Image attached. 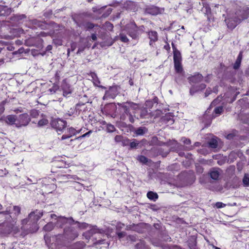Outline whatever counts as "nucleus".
<instances>
[{"instance_id": "nucleus-48", "label": "nucleus", "mask_w": 249, "mask_h": 249, "mask_svg": "<svg viewBox=\"0 0 249 249\" xmlns=\"http://www.w3.org/2000/svg\"><path fill=\"white\" fill-rule=\"evenodd\" d=\"M91 38L92 40L93 41L96 40L97 39V36H96V34H95V33L92 34L91 35Z\"/></svg>"}, {"instance_id": "nucleus-35", "label": "nucleus", "mask_w": 249, "mask_h": 249, "mask_svg": "<svg viewBox=\"0 0 249 249\" xmlns=\"http://www.w3.org/2000/svg\"><path fill=\"white\" fill-rule=\"evenodd\" d=\"M165 120H166L167 123H169V124H172L174 122L173 117H171L170 115H166L165 116Z\"/></svg>"}, {"instance_id": "nucleus-45", "label": "nucleus", "mask_w": 249, "mask_h": 249, "mask_svg": "<svg viewBox=\"0 0 249 249\" xmlns=\"http://www.w3.org/2000/svg\"><path fill=\"white\" fill-rule=\"evenodd\" d=\"M146 115H147V110L145 109L142 110L141 113V117L142 118H145V117H146Z\"/></svg>"}, {"instance_id": "nucleus-21", "label": "nucleus", "mask_w": 249, "mask_h": 249, "mask_svg": "<svg viewBox=\"0 0 249 249\" xmlns=\"http://www.w3.org/2000/svg\"><path fill=\"white\" fill-rule=\"evenodd\" d=\"M210 147L212 148H216L218 147V143L217 138H213L208 142Z\"/></svg>"}, {"instance_id": "nucleus-3", "label": "nucleus", "mask_w": 249, "mask_h": 249, "mask_svg": "<svg viewBox=\"0 0 249 249\" xmlns=\"http://www.w3.org/2000/svg\"><path fill=\"white\" fill-rule=\"evenodd\" d=\"M42 215V213L36 210L30 213L28 218L23 219L20 227L22 234L26 235L29 233L36 232L38 229L37 222Z\"/></svg>"}, {"instance_id": "nucleus-14", "label": "nucleus", "mask_w": 249, "mask_h": 249, "mask_svg": "<svg viewBox=\"0 0 249 249\" xmlns=\"http://www.w3.org/2000/svg\"><path fill=\"white\" fill-rule=\"evenodd\" d=\"M5 121L8 124H15L16 126V124H18V117L15 115H8L6 117Z\"/></svg>"}, {"instance_id": "nucleus-11", "label": "nucleus", "mask_w": 249, "mask_h": 249, "mask_svg": "<svg viewBox=\"0 0 249 249\" xmlns=\"http://www.w3.org/2000/svg\"><path fill=\"white\" fill-rule=\"evenodd\" d=\"M144 12L153 16L157 15L161 13L160 8L154 5L147 6L144 9Z\"/></svg>"}, {"instance_id": "nucleus-34", "label": "nucleus", "mask_w": 249, "mask_h": 249, "mask_svg": "<svg viewBox=\"0 0 249 249\" xmlns=\"http://www.w3.org/2000/svg\"><path fill=\"white\" fill-rule=\"evenodd\" d=\"M107 130L108 132H113L115 130L114 126L111 124H107Z\"/></svg>"}, {"instance_id": "nucleus-57", "label": "nucleus", "mask_w": 249, "mask_h": 249, "mask_svg": "<svg viewBox=\"0 0 249 249\" xmlns=\"http://www.w3.org/2000/svg\"><path fill=\"white\" fill-rule=\"evenodd\" d=\"M63 177H64V178H68V179L72 178V176L70 175H64V176H63Z\"/></svg>"}, {"instance_id": "nucleus-62", "label": "nucleus", "mask_w": 249, "mask_h": 249, "mask_svg": "<svg viewBox=\"0 0 249 249\" xmlns=\"http://www.w3.org/2000/svg\"><path fill=\"white\" fill-rule=\"evenodd\" d=\"M4 62V60L2 58H0V65Z\"/></svg>"}, {"instance_id": "nucleus-60", "label": "nucleus", "mask_w": 249, "mask_h": 249, "mask_svg": "<svg viewBox=\"0 0 249 249\" xmlns=\"http://www.w3.org/2000/svg\"><path fill=\"white\" fill-rule=\"evenodd\" d=\"M112 88H110V89L106 92V95H108L109 92L112 90Z\"/></svg>"}, {"instance_id": "nucleus-37", "label": "nucleus", "mask_w": 249, "mask_h": 249, "mask_svg": "<svg viewBox=\"0 0 249 249\" xmlns=\"http://www.w3.org/2000/svg\"><path fill=\"white\" fill-rule=\"evenodd\" d=\"M138 160L142 163H146L148 161V159L144 156H140L138 157Z\"/></svg>"}, {"instance_id": "nucleus-33", "label": "nucleus", "mask_w": 249, "mask_h": 249, "mask_svg": "<svg viewBox=\"0 0 249 249\" xmlns=\"http://www.w3.org/2000/svg\"><path fill=\"white\" fill-rule=\"evenodd\" d=\"M48 121L47 119H42L38 121V125L39 126H41L46 125L48 124Z\"/></svg>"}, {"instance_id": "nucleus-25", "label": "nucleus", "mask_w": 249, "mask_h": 249, "mask_svg": "<svg viewBox=\"0 0 249 249\" xmlns=\"http://www.w3.org/2000/svg\"><path fill=\"white\" fill-rule=\"evenodd\" d=\"M147 131V129L145 127H140L135 130L137 135H142Z\"/></svg>"}, {"instance_id": "nucleus-42", "label": "nucleus", "mask_w": 249, "mask_h": 249, "mask_svg": "<svg viewBox=\"0 0 249 249\" xmlns=\"http://www.w3.org/2000/svg\"><path fill=\"white\" fill-rule=\"evenodd\" d=\"M123 137L121 135H116L115 137L114 140L116 142H121L122 141Z\"/></svg>"}, {"instance_id": "nucleus-9", "label": "nucleus", "mask_w": 249, "mask_h": 249, "mask_svg": "<svg viewBox=\"0 0 249 249\" xmlns=\"http://www.w3.org/2000/svg\"><path fill=\"white\" fill-rule=\"evenodd\" d=\"M67 123L60 119H54L51 122L52 126L54 128L57 132H61L66 126Z\"/></svg>"}, {"instance_id": "nucleus-28", "label": "nucleus", "mask_w": 249, "mask_h": 249, "mask_svg": "<svg viewBox=\"0 0 249 249\" xmlns=\"http://www.w3.org/2000/svg\"><path fill=\"white\" fill-rule=\"evenodd\" d=\"M6 103V100H3L0 97V115H1L4 111V105Z\"/></svg>"}, {"instance_id": "nucleus-16", "label": "nucleus", "mask_w": 249, "mask_h": 249, "mask_svg": "<svg viewBox=\"0 0 249 249\" xmlns=\"http://www.w3.org/2000/svg\"><path fill=\"white\" fill-rule=\"evenodd\" d=\"M203 7L202 8V11L207 16V18L210 20V16L211 14V9L209 4L203 2Z\"/></svg>"}, {"instance_id": "nucleus-55", "label": "nucleus", "mask_w": 249, "mask_h": 249, "mask_svg": "<svg viewBox=\"0 0 249 249\" xmlns=\"http://www.w3.org/2000/svg\"><path fill=\"white\" fill-rule=\"evenodd\" d=\"M128 238H129V239L130 240H131V241H136V240H135V239H136L135 237V236H133V235H130V236H128Z\"/></svg>"}, {"instance_id": "nucleus-2", "label": "nucleus", "mask_w": 249, "mask_h": 249, "mask_svg": "<svg viewBox=\"0 0 249 249\" xmlns=\"http://www.w3.org/2000/svg\"><path fill=\"white\" fill-rule=\"evenodd\" d=\"M20 213V208L18 206H9L5 211L0 212V225L3 224L7 227L6 233L14 232V233L20 231V228L16 225V217Z\"/></svg>"}, {"instance_id": "nucleus-54", "label": "nucleus", "mask_w": 249, "mask_h": 249, "mask_svg": "<svg viewBox=\"0 0 249 249\" xmlns=\"http://www.w3.org/2000/svg\"><path fill=\"white\" fill-rule=\"evenodd\" d=\"M118 235L119 238H121L124 236V233L123 232H119L118 233Z\"/></svg>"}, {"instance_id": "nucleus-38", "label": "nucleus", "mask_w": 249, "mask_h": 249, "mask_svg": "<svg viewBox=\"0 0 249 249\" xmlns=\"http://www.w3.org/2000/svg\"><path fill=\"white\" fill-rule=\"evenodd\" d=\"M91 14L90 13H83L81 15H80L78 19H80L81 20H84L83 19V17H86L89 18V17H91Z\"/></svg>"}, {"instance_id": "nucleus-8", "label": "nucleus", "mask_w": 249, "mask_h": 249, "mask_svg": "<svg viewBox=\"0 0 249 249\" xmlns=\"http://www.w3.org/2000/svg\"><path fill=\"white\" fill-rule=\"evenodd\" d=\"M75 22L78 27L87 31H89L95 27H99L97 24H94L91 22L80 19L75 20Z\"/></svg>"}, {"instance_id": "nucleus-52", "label": "nucleus", "mask_w": 249, "mask_h": 249, "mask_svg": "<svg viewBox=\"0 0 249 249\" xmlns=\"http://www.w3.org/2000/svg\"><path fill=\"white\" fill-rule=\"evenodd\" d=\"M106 26L108 28H110V29H112L113 28V25L111 23L109 22H106Z\"/></svg>"}, {"instance_id": "nucleus-15", "label": "nucleus", "mask_w": 249, "mask_h": 249, "mask_svg": "<svg viewBox=\"0 0 249 249\" xmlns=\"http://www.w3.org/2000/svg\"><path fill=\"white\" fill-rule=\"evenodd\" d=\"M174 67L176 72L179 75V77H180V78H182L183 76V70L181 62L174 63Z\"/></svg>"}, {"instance_id": "nucleus-10", "label": "nucleus", "mask_w": 249, "mask_h": 249, "mask_svg": "<svg viewBox=\"0 0 249 249\" xmlns=\"http://www.w3.org/2000/svg\"><path fill=\"white\" fill-rule=\"evenodd\" d=\"M30 121V118L28 114H21L18 117V124H16V127H20L26 126Z\"/></svg>"}, {"instance_id": "nucleus-19", "label": "nucleus", "mask_w": 249, "mask_h": 249, "mask_svg": "<svg viewBox=\"0 0 249 249\" xmlns=\"http://www.w3.org/2000/svg\"><path fill=\"white\" fill-rule=\"evenodd\" d=\"M149 37L150 39V45H152V42H155L158 39V34L156 31H151L148 33Z\"/></svg>"}, {"instance_id": "nucleus-24", "label": "nucleus", "mask_w": 249, "mask_h": 249, "mask_svg": "<svg viewBox=\"0 0 249 249\" xmlns=\"http://www.w3.org/2000/svg\"><path fill=\"white\" fill-rule=\"evenodd\" d=\"M147 196L149 199L153 201H156L158 198L157 194L152 191H149L147 193Z\"/></svg>"}, {"instance_id": "nucleus-63", "label": "nucleus", "mask_w": 249, "mask_h": 249, "mask_svg": "<svg viewBox=\"0 0 249 249\" xmlns=\"http://www.w3.org/2000/svg\"><path fill=\"white\" fill-rule=\"evenodd\" d=\"M176 81L177 83H179L180 82V79H179V77L178 78H176Z\"/></svg>"}, {"instance_id": "nucleus-12", "label": "nucleus", "mask_w": 249, "mask_h": 249, "mask_svg": "<svg viewBox=\"0 0 249 249\" xmlns=\"http://www.w3.org/2000/svg\"><path fill=\"white\" fill-rule=\"evenodd\" d=\"M89 76L91 77V80L92 81L93 85L95 86L104 89H106L105 87L101 86L100 85V81L99 78H98L97 74L95 72H90Z\"/></svg>"}, {"instance_id": "nucleus-4", "label": "nucleus", "mask_w": 249, "mask_h": 249, "mask_svg": "<svg viewBox=\"0 0 249 249\" xmlns=\"http://www.w3.org/2000/svg\"><path fill=\"white\" fill-rule=\"evenodd\" d=\"M118 105L121 107V110L128 116L130 122L133 123L136 117V112L139 109L138 106L132 102L120 103Z\"/></svg>"}, {"instance_id": "nucleus-53", "label": "nucleus", "mask_w": 249, "mask_h": 249, "mask_svg": "<svg viewBox=\"0 0 249 249\" xmlns=\"http://www.w3.org/2000/svg\"><path fill=\"white\" fill-rule=\"evenodd\" d=\"M26 18V16L24 14H22L18 16V19H22L23 18Z\"/></svg>"}, {"instance_id": "nucleus-29", "label": "nucleus", "mask_w": 249, "mask_h": 249, "mask_svg": "<svg viewBox=\"0 0 249 249\" xmlns=\"http://www.w3.org/2000/svg\"><path fill=\"white\" fill-rule=\"evenodd\" d=\"M243 183L245 187L249 186V174H245L243 178Z\"/></svg>"}, {"instance_id": "nucleus-46", "label": "nucleus", "mask_w": 249, "mask_h": 249, "mask_svg": "<svg viewBox=\"0 0 249 249\" xmlns=\"http://www.w3.org/2000/svg\"><path fill=\"white\" fill-rule=\"evenodd\" d=\"M75 245L79 246V248L75 249H82L84 248L85 244L83 243V242H79V243H76V244Z\"/></svg>"}, {"instance_id": "nucleus-56", "label": "nucleus", "mask_w": 249, "mask_h": 249, "mask_svg": "<svg viewBox=\"0 0 249 249\" xmlns=\"http://www.w3.org/2000/svg\"><path fill=\"white\" fill-rule=\"evenodd\" d=\"M211 90L210 89H207L205 94V97H207L208 96L210 93H211Z\"/></svg>"}, {"instance_id": "nucleus-32", "label": "nucleus", "mask_w": 249, "mask_h": 249, "mask_svg": "<svg viewBox=\"0 0 249 249\" xmlns=\"http://www.w3.org/2000/svg\"><path fill=\"white\" fill-rule=\"evenodd\" d=\"M223 110L222 107H216L214 110V112L217 115H220Z\"/></svg>"}, {"instance_id": "nucleus-49", "label": "nucleus", "mask_w": 249, "mask_h": 249, "mask_svg": "<svg viewBox=\"0 0 249 249\" xmlns=\"http://www.w3.org/2000/svg\"><path fill=\"white\" fill-rule=\"evenodd\" d=\"M85 47H80L79 48L77 53H81L83 52L84 51Z\"/></svg>"}, {"instance_id": "nucleus-44", "label": "nucleus", "mask_w": 249, "mask_h": 249, "mask_svg": "<svg viewBox=\"0 0 249 249\" xmlns=\"http://www.w3.org/2000/svg\"><path fill=\"white\" fill-rule=\"evenodd\" d=\"M225 205H226L225 204L220 202H218L215 203V206L217 208H221L224 207Z\"/></svg>"}, {"instance_id": "nucleus-1", "label": "nucleus", "mask_w": 249, "mask_h": 249, "mask_svg": "<svg viewBox=\"0 0 249 249\" xmlns=\"http://www.w3.org/2000/svg\"><path fill=\"white\" fill-rule=\"evenodd\" d=\"M227 14L228 17L225 21L228 28L233 29L242 21L249 17V8L240 1L233 2Z\"/></svg>"}, {"instance_id": "nucleus-5", "label": "nucleus", "mask_w": 249, "mask_h": 249, "mask_svg": "<svg viewBox=\"0 0 249 249\" xmlns=\"http://www.w3.org/2000/svg\"><path fill=\"white\" fill-rule=\"evenodd\" d=\"M73 224H71L70 226H66L64 228L63 234L57 235L56 237L57 238L62 237L64 239L70 241L74 240L78 236L79 233L76 230V227L74 226Z\"/></svg>"}, {"instance_id": "nucleus-18", "label": "nucleus", "mask_w": 249, "mask_h": 249, "mask_svg": "<svg viewBox=\"0 0 249 249\" xmlns=\"http://www.w3.org/2000/svg\"><path fill=\"white\" fill-rule=\"evenodd\" d=\"M203 78V76L201 74L197 73L191 77H190V81L193 83H197L200 82Z\"/></svg>"}, {"instance_id": "nucleus-40", "label": "nucleus", "mask_w": 249, "mask_h": 249, "mask_svg": "<svg viewBox=\"0 0 249 249\" xmlns=\"http://www.w3.org/2000/svg\"><path fill=\"white\" fill-rule=\"evenodd\" d=\"M181 141L187 145H189L191 144V140L189 139H187L185 137H182L181 139Z\"/></svg>"}, {"instance_id": "nucleus-41", "label": "nucleus", "mask_w": 249, "mask_h": 249, "mask_svg": "<svg viewBox=\"0 0 249 249\" xmlns=\"http://www.w3.org/2000/svg\"><path fill=\"white\" fill-rule=\"evenodd\" d=\"M241 63V61L236 59L235 62L234 63V64L233 65V68L235 70L238 69L240 66Z\"/></svg>"}, {"instance_id": "nucleus-27", "label": "nucleus", "mask_w": 249, "mask_h": 249, "mask_svg": "<svg viewBox=\"0 0 249 249\" xmlns=\"http://www.w3.org/2000/svg\"><path fill=\"white\" fill-rule=\"evenodd\" d=\"M55 226V224H54L52 222H51L47 223L46 225H45L43 227V229L45 231H49L53 229Z\"/></svg>"}, {"instance_id": "nucleus-58", "label": "nucleus", "mask_w": 249, "mask_h": 249, "mask_svg": "<svg viewBox=\"0 0 249 249\" xmlns=\"http://www.w3.org/2000/svg\"><path fill=\"white\" fill-rule=\"evenodd\" d=\"M246 74L249 76V67L247 69V70L246 71Z\"/></svg>"}, {"instance_id": "nucleus-20", "label": "nucleus", "mask_w": 249, "mask_h": 249, "mask_svg": "<svg viewBox=\"0 0 249 249\" xmlns=\"http://www.w3.org/2000/svg\"><path fill=\"white\" fill-rule=\"evenodd\" d=\"M74 224H76L75 227H76V230L78 231V229L80 230H85L88 228L89 225L86 223H80L78 221H75L73 223Z\"/></svg>"}, {"instance_id": "nucleus-59", "label": "nucleus", "mask_w": 249, "mask_h": 249, "mask_svg": "<svg viewBox=\"0 0 249 249\" xmlns=\"http://www.w3.org/2000/svg\"><path fill=\"white\" fill-rule=\"evenodd\" d=\"M52 47L51 46V45H48L47 47V51H50L52 49Z\"/></svg>"}, {"instance_id": "nucleus-13", "label": "nucleus", "mask_w": 249, "mask_h": 249, "mask_svg": "<svg viewBox=\"0 0 249 249\" xmlns=\"http://www.w3.org/2000/svg\"><path fill=\"white\" fill-rule=\"evenodd\" d=\"M78 133V132L75 129H74L73 127H70L67 129V133L62 135L61 137V140H63L66 139L70 138L72 136L76 135Z\"/></svg>"}, {"instance_id": "nucleus-17", "label": "nucleus", "mask_w": 249, "mask_h": 249, "mask_svg": "<svg viewBox=\"0 0 249 249\" xmlns=\"http://www.w3.org/2000/svg\"><path fill=\"white\" fill-rule=\"evenodd\" d=\"M30 24L32 25L33 28H36L39 27L41 29H43L44 26V23L42 21L36 19L30 20Z\"/></svg>"}, {"instance_id": "nucleus-43", "label": "nucleus", "mask_w": 249, "mask_h": 249, "mask_svg": "<svg viewBox=\"0 0 249 249\" xmlns=\"http://www.w3.org/2000/svg\"><path fill=\"white\" fill-rule=\"evenodd\" d=\"M122 145L125 146L129 144V141L127 139H124L123 138L122 141L121 142Z\"/></svg>"}, {"instance_id": "nucleus-64", "label": "nucleus", "mask_w": 249, "mask_h": 249, "mask_svg": "<svg viewBox=\"0 0 249 249\" xmlns=\"http://www.w3.org/2000/svg\"><path fill=\"white\" fill-rule=\"evenodd\" d=\"M217 100H218V99H216V100H214V101L212 103L211 105H214L215 103H216V102H217Z\"/></svg>"}, {"instance_id": "nucleus-50", "label": "nucleus", "mask_w": 249, "mask_h": 249, "mask_svg": "<svg viewBox=\"0 0 249 249\" xmlns=\"http://www.w3.org/2000/svg\"><path fill=\"white\" fill-rule=\"evenodd\" d=\"M242 59V52H240V53H239V55H238V57H237L236 59L241 61Z\"/></svg>"}, {"instance_id": "nucleus-51", "label": "nucleus", "mask_w": 249, "mask_h": 249, "mask_svg": "<svg viewBox=\"0 0 249 249\" xmlns=\"http://www.w3.org/2000/svg\"><path fill=\"white\" fill-rule=\"evenodd\" d=\"M91 133V131H89L88 132L86 133L85 134H83L81 136V137L84 138V137H88Z\"/></svg>"}, {"instance_id": "nucleus-47", "label": "nucleus", "mask_w": 249, "mask_h": 249, "mask_svg": "<svg viewBox=\"0 0 249 249\" xmlns=\"http://www.w3.org/2000/svg\"><path fill=\"white\" fill-rule=\"evenodd\" d=\"M170 249H184L177 245H173L170 247Z\"/></svg>"}, {"instance_id": "nucleus-6", "label": "nucleus", "mask_w": 249, "mask_h": 249, "mask_svg": "<svg viewBox=\"0 0 249 249\" xmlns=\"http://www.w3.org/2000/svg\"><path fill=\"white\" fill-rule=\"evenodd\" d=\"M50 217L56 220L55 226L58 228H62L66 224L71 225L74 222V220L71 217H66L64 216H58L55 214H51Z\"/></svg>"}, {"instance_id": "nucleus-31", "label": "nucleus", "mask_w": 249, "mask_h": 249, "mask_svg": "<svg viewBox=\"0 0 249 249\" xmlns=\"http://www.w3.org/2000/svg\"><path fill=\"white\" fill-rule=\"evenodd\" d=\"M119 36L120 40L123 42H127L129 41V39L124 34L121 33Z\"/></svg>"}, {"instance_id": "nucleus-26", "label": "nucleus", "mask_w": 249, "mask_h": 249, "mask_svg": "<svg viewBox=\"0 0 249 249\" xmlns=\"http://www.w3.org/2000/svg\"><path fill=\"white\" fill-rule=\"evenodd\" d=\"M136 249H149L148 247L145 245L143 241L141 240L135 245Z\"/></svg>"}, {"instance_id": "nucleus-22", "label": "nucleus", "mask_w": 249, "mask_h": 249, "mask_svg": "<svg viewBox=\"0 0 249 249\" xmlns=\"http://www.w3.org/2000/svg\"><path fill=\"white\" fill-rule=\"evenodd\" d=\"M210 175L212 179L214 180H216L219 178V172L217 170L213 169V170L210 171Z\"/></svg>"}, {"instance_id": "nucleus-61", "label": "nucleus", "mask_w": 249, "mask_h": 249, "mask_svg": "<svg viewBox=\"0 0 249 249\" xmlns=\"http://www.w3.org/2000/svg\"><path fill=\"white\" fill-rule=\"evenodd\" d=\"M232 135L230 134L227 136V138L231 139V138H232Z\"/></svg>"}, {"instance_id": "nucleus-36", "label": "nucleus", "mask_w": 249, "mask_h": 249, "mask_svg": "<svg viewBox=\"0 0 249 249\" xmlns=\"http://www.w3.org/2000/svg\"><path fill=\"white\" fill-rule=\"evenodd\" d=\"M63 88L64 96H67L71 93V90L69 88H68V89H66L65 87H63Z\"/></svg>"}, {"instance_id": "nucleus-7", "label": "nucleus", "mask_w": 249, "mask_h": 249, "mask_svg": "<svg viewBox=\"0 0 249 249\" xmlns=\"http://www.w3.org/2000/svg\"><path fill=\"white\" fill-rule=\"evenodd\" d=\"M125 28L128 35L133 39H137L139 37L140 34V29L134 22H131L127 24Z\"/></svg>"}, {"instance_id": "nucleus-39", "label": "nucleus", "mask_w": 249, "mask_h": 249, "mask_svg": "<svg viewBox=\"0 0 249 249\" xmlns=\"http://www.w3.org/2000/svg\"><path fill=\"white\" fill-rule=\"evenodd\" d=\"M129 145L131 148H137L139 145V143L136 142V141L135 140V141L132 142H129Z\"/></svg>"}, {"instance_id": "nucleus-23", "label": "nucleus", "mask_w": 249, "mask_h": 249, "mask_svg": "<svg viewBox=\"0 0 249 249\" xmlns=\"http://www.w3.org/2000/svg\"><path fill=\"white\" fill-rule=\"evenodd\" d=\"M174 63L180 62L181 61V57L180 53L178 51H174Z\"/></svg>"}, {"instance_id": "nucleus-30", "label": "nucleus", "mask_w": 249, "mask_h": 249, "mask_svg": "<svg viewBox=\"0 0 249 249\" xmlns=\"http://www.w3.org/2000/svg\"><path fill=\"white\" fill-rule=\"evenodd\" d=\"M206 88V85L204 84H201L200 85L199 87L197 89H195V87H192L190 89V93L191 94L194 93L195 91H198L199 90H202Z\"/></svg>"}]
</instances>
